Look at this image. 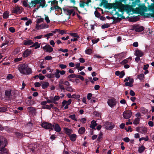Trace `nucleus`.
<instances>
[{
  "instance_id": "a211bd4d",
  "label": "nucleus",
  "mask_w": 154,
  "mask_h": 154,
  "mask_svg": "<svg viewBox=\"0 0 154 154\" xmlns=\"http://www.w3.org/2000/svg\"><path fill=\"white\" fill-rule=\"evenodd\" d=\"M11 91L10 90H6L5 92V95L7 97V100H11Z\"/></svg>"
},
{
  "instance_id": "e2e57ef3",
  "label": "nucleus",
  "mask_w": 154,
  "mask_h": 154,
  "mask_svg": "<svg viewBox=\"0 0 154 154\" xmlns=\"http://www.w3.org/2000/svg\"><path fill=\"white\" fill-rule=\"evenodd\" d=\"M126 54V52H123L118 54L119 56V57H122L125 56Z\"/></svg>"
},
{
  "instance_id": "7c9ffc66",
  "label": "nucleus",
  "mask_w": 154,
  "mask_h": 154,
  "mask_svg": "<svg viewBox=\"0 0 154 154\" xmlns=\"http://www.w3.org/2000/svg\"><path fill=\"white\" fill-rule=\"evenodd\" d=\"M56 72H55V74H54V75H55V76L56 78L58 79L60 77V75L59 74L60 71L58 69H57L56 70Z\"/></svg>"
},
{
  "instance_id": "f257e3e1",
  "label": "nucleus",
  "mask_w": 154,
  "mask_h": 154,
  "mask_svg": "<svg viewBox=\"0 0 154 154\" xmlns=\"http://www.w3.org/2000/svg\"><path fill=\"white\" fill-rule=\"evenodd\" d=\"M18 69L21 74L24 75H29L32 73V69L26 63L20 64L18 66Z\"/></svg>"
},
{
  "instance_id": "4d7b16f0",
  "label": "nucleus",
  "mask_w": 154,
  "mask_h": 154,
  "mask_svg": "<svg viewBox=\"0 0 154 154\" xmlns=\"http://www.w3.org/2000/svg\"><path fill=\"white\" fill-rule=\"evenodd\" d=\"M147 131V129L146 128L144 127L142 129H141L140 132V133L142 134H145L146 133Z\"/></svg>"
},
{
  "instance_id": "4468645a",
  "label": "nucleus",
  "mask_w": 154,
  "mask_h": 154,
  "mask_svg": "<svg viewBox=\"0 0 154 154\" xmlns=\"http://www.w3.org/2000/svg\"><path fill=\"white\" fill-rule=\"evenodd\" d=\"M29 149L33 152H36L37 150V145L35 144H30L29 146Z\"/></svg>"
},
{
  "instance_id": "864d4df0",
  "label": "nucleus",
  "mask_w": 154,
  "mask_h": 154,
  "mask_svg": "<svg viewBox=\"0 0 154 154\" xmlns=\"http://www.w3.org/2000/svg\"><path fill=\"white\" fill-rule=\"evenodd\" d=\"M94 14L96 17H99L100 16V14L97 10L94 11Z\"/></svg>"
},
{
  "instance_id": "58836bf2",
  "label": "nucleus",
  "mask_w": 154,
  "mask_h": 154,
  "mask_svg": "<svg viewBox=\"0 0 154 154\" xmlns=\"http://www.w3.org/2000/svg\"><path fill=\"white\" fill-rule=\"evenodd\" d=\"M4 129H5L7 131H11L10 130H9V128L8 127H6L5 128L0 124V131H3Z\"/></svg>"
},
{
  "instance_id": "37998d69",
  "label": "nucleus",
  "mask_w": 154,
  "mask_h": 154,
  "mask_svg": "<svg viewBox=\"0 0 154 154\" xmlns=\"http://www.w3.org/2000/svg\"><path fill=\"white\" fill-rule=\"evenodd\" d=\"M58 12V13H57L56 14L58 15L62 14V8L59 6V8L57 10Z\"/></svg>"
},
{
  "instance_id": "79ce46f5",
  "label": "nucleus",
  "mask_w": 154,
  "mask_h": 154,
  "mask_svg": "<svg viewBox=\"0 0 154 154\" xmlns=\"http://www.w3.org/2000/svg\"><path fill=\"white\" fill-rule=\"evenodd\" d=\"M69 118L73 120H74V121H77V119L76 118V117L75 115V114H73L72 115H70L69 116Z\"/></svg>"
},
{
  "instance_id": "3c124183",
  "label": "nucleus",
  "mask_w": 154,
  "mask_h": 154,
  "mask_svg": "<svg viewBox=\"0 0 154 154\" xmlns=\"http://www.w3.org/2000/svg\"><path fill=\"white\" fill-rule=\"evenodd\" d=\"M131 21L135 22L139 20V18L135 16L131 18Z\"/></svg>"
},
{
  "instance_id": "49530a36",
  "label": "nucleus",
  "mask_w": 154,
  "mask_h": 154,
  "mask_svg": "<svg viewBox=\"0 0 154 154\" xmlns=\"http://www.w3.org/2000/svg\"><path fill=\"white\" fill-rule=\"evenodd\" d=\"M29 111L31 112H34L35 111V109L33 107H29L27 108Z\"/></svg>"
},
{
  "instance_id": "5fc2aeb1",
  "label": "nucleus",
  "mask_w": 154,
  "mask_h": 154,
  "mask_svg": "<svg viewBox=\"0 0 154 154\" xmlns=\"http://www.w3.org/2000/svg\"><path fill=\"white\" fill-rule=\"evenodd\" d=\"M7 110V108L5 107H0V112H4Z\"/></svg>"
},
{
  "instance_id": "c756f323",
  "label": "nucleus",
  "mask_w": 154,
  "mask_h": 154,
  "mask_svg": "<svg viewBox=\"0 0 154 154\" xmlns=\"http://www.w3.org/2000/svg\"><path fill=\"white\" fill-rule=\"evenodd\" d=\"M145 149V147L143 145H142L138 147V152L140 153H142Z\"/></svg>"
},
{
  "instance_id": "aec40b11",
  "label": "nucleus",
  "mask_w": 154,
  "mask_h": 154,
  "mask_svg": "<svg viewBox=\"0 0 154 154\" xmlns=\"http://www.w3.org/2000/svg\"><path fill=\"white\" fill-rule=\"evenodd\" d=\"M143 53L140 50H136L135 53L134 55L137 56H139L141 57L143 55Z\"/></svg>"
},
{
  "instance_id": "c9c22d12",
  "label": "nucleus",
  "mask_w": 154,
  "mask_h": 154,
  "mask_svg": "<svg viewBox=\"0 0 154 154\" xmlns=\"http://www.w3.org/2000/svg\"><path fill=\"white\" fill-rule=\"evenodd\" d=\"M45 2H41V3L39 5V7H41L42 8L44 7H46L48 6V4H46V1Z\"/></svg>"
},
{
  "instance_id": "412c9836",
  "label": "nucleus",
  "mask_w": 154,
  "mask_h": 154,
  "mask_svg": "<svg viewBox=\"0 0 154 154\" xmlns=\"http://www.w3.org/2000/svg\"><path fill=\"white\" fill-rule=\"evenodd\" d=\"M23 45H30L33 43V42L32 40H25L23 42Z\"/></svg>"
},
{
  "instance_id": "4c0bfd02",
  "label": "nucleus",
  "mask_w": 154,
  "mask_h": 154,
  "mask_svg": "<svg viewBox=\"0 0 154 154\" xmlns=\"http://www.w3.org/2000/svg\"><path fill=\"white\" fill-rule=\"evenodd\" d=\"M140 119L139 118H136L133 122V124L134 125H138L140 123Z\"/></svg>"
},
{
  "instance_id": "13d9d810",
  "label": "nucleus",
  "mask_w": 154,
  "mask_h": 154,
  "mask_svg": "<svg viewBox=\"0 0 154 154\" xmlns=\"http://www.w3.org/2000/svg\"><path fill=\"white\" fill-rule=\"evenodd\" d=\"M80 3L79 4L80 7L81 8H84L85 5V2L84 1H80Z\"/></svg>"
},
{
  "instance_id": "9d476101",
  "label": "nucleus",
  "mask_w": 154,
  "mask_h": 154,
  "mask_svg": "<svg viewBox=\"0 0 154 154\" xmlns=\"http://www.w3.org/2000/svg\"><path fill=\"white\" fill-rule=\"evenodd\" d=\"M132 112L131 110H128L123 113V117L126 119H129L132 115Z\"/></svg>"
},
{
  "instance_id": "603ef678",
  "label": "nucleus",
  "mask_w": 154,
  "mask_h": 154,
  "mask_svg": "<svg viewBox=\"0 0 154 154\" xmlns=\"http://www.w3.org/2000/svg\"><path fill=\"white\" fill-rule=\"evenodd\" d=\"M66 89L67 91L70 92H72L73 91V89L70 86L66 87Z\"/></svg>"
},
{
  "instance_id": "a19ab883",
  "label": "nucleus",
  "mask_w": 154,
  "mask_h": 154,
  "mask_svg": "<svg viewBox=\"0 0 154 154\" xmlns=\"http://www.w3.org/2000/svg\"><path fill=\"white\" fill-rule=\"evenodd\" d=\"M144 78V75L143 73H141L137 75V78L140 81L143 80Z\"/></svg>"
},
{
  "instance_id": "4be33fe9",
  "label": "nucleus",
  "mask_w": 154,
  "mask_h": 154,
  "mask_svg": "<svg viewBox=\"0 0 154 154\" xmlns=\"http://www.w3.org/2000/svg\"><path fill=\"white\" fill-rule=\"evenodd\" d=\"M63 130L64 131L65 133L67 135L69 136V135H70L72 133V130L66 128H64Z\"/></svg>"
},
{
  "instance_id": "6ab92c4d",
  "label": "nucleus",
  "mask_w": 154,
  "mask_h": 154,
  "mask_svg": "<svg viewBox=\"0 0 154 154\" xmlns=\"http://www.w3.org/2000/svg\"><path fill=\"white\" fill-rule=\"evenodd\" d=\"M52 32L54 33L59 32L60 34L62 35L64 33H66V31L58 29H55L54 31H52Z\"/></svg>"
},
{
  "instance_id": "423d86ee",
  "label": "nucleus",
  "mask_w": 154,
  "mask_h": 154,
  "mask_svg": "<svg viewBox=\"0 0 154 154\" xmlns=\"http://www.w3.org/2000/svg\"><path fill=\"white\" fill-rule=\"evenodd\" d=\"M125 11L127 12V14H129L131 11L134 12L135 10L131 5H124Z\"/></svg>"
},
{
  "instance_id": "f8f14e48",
  "label": "nucleus",
  "mask_w": 154,
  "mask_h": 154,
  "mask_svg": "<svg viewBox=\"0 0 154 154\" xmlns=\"http://www.w3.org/2000/svg\"><path fill=\"white\" fill-rule=\"evenodd\" d=\"M43 49L44 50H46V52H51L53 51V48L49 45H46L45 46L43 47Z\"/></svg>"
},
{
  "instance_id": "5701e85b",
  "label": "nucleus",
  "mask_w": 154,
  "mask_h": 154,
  "mask_svg": "<svg viewBox=\"0 0 154 154\" xmlns=\"http://www.w3.org/2000/svg\"><path fill=\"white\" fill-rule=\"evenodd\" d=\"M111 122H105L104 124L105 126L106 127L107 129L111 130L113 128L112 126L111 125Z\"/></svg>"
},
{
  "instance_id": "ddd939ff",
  "label": "nucleus",
  "mask_w": 154,
  "mask_h": 154,
  "mask_svg": "<svg viewBox=\"0 0 154 154\" xmlns=\"http://www.w3.org/2000/svg\"><path fill=\"white\" fill-rule=\"evenodd\" d=\"M63 9L65 13L67 15H69V16H70L71 14L74 12V10L73 9H69L68 8H63Z\"/></svg>"
},
{
  "instance_id": "1a4fd4ad",
  "label": "nucleus",
  "mask_w": 154,
  "mask_h": 154,
  "mask_svg": "<svg viewBox=\"0 0 154 154\" xmlns=\"http://www.w3.org/2000/svg\"><path fill=\"white\" fill-rule=\"evenodd\" d=\"M117 3H118L119 4L118 5V11L121 12L122 13H124L123 11H125L124 5L122 4L121 2L118 1H117Z\"/></svg>"
},
{
  "instance_id": "2eb2a0df",
  "label": "nucleus",
  "mask_w": 154,
  "mask_h": 154,
  "mask_svg": "<svg viewBox=\"0 0 154 154\" xmlns=\"http://www.w3.org/2000/svg\"><path fill=\"white\" fill-rule=\"evenodd\" d=\"M21 12L20 7L18 6L15 7L13 11V13L16 14H20Z\"/></svg>"
},
{
  "instance_id": "e433bc0d",
  "label": "nucleus",
  "mask_w": 154,
  "mask_h": 154,
  "mask_svg": "<svg viewBox=\"0 0 154 154\" xmlns=\"http://www.w3.org/2000/svg\"><path fill=\"white\" fill-rule=\"evenodd\" d=\"M15 134L16 135L17 137L20 138H21L22 137L24 136L25 135L24 134L21 133L19 132H16Z\"/></svg>"
},
{
  "instance_id": "f704fd0d",
  "label": "nucleus",
  "mask_w": 154,
  "mask_h": 154,
  "mask_svg": "<svg viewBox=\"0 0 154 154\" xmlns=\"http://www.w3.org/2000/svg\"><path fill=\"white\" fill-rule=\"evenodd\" d=\"M40 29H43L45 28H47L49 26L46 23H42L39 25Z\"/></svg>"
},
{
  "instance_id": "bf43d9fd",
  "label": "nucleus",
  "mask_w": 154,
  "mask_h": 154,
  "mask_svg": "<svg viewBox=\"0 0 154 154\" xmlns=\"http://www.w3.org/2000/svg\"><path fill=\"white\" fill-rule=\"evenodd\" d=\"M92 53V51L91 49L89 48L86 50L85 53L86 54H90Z\"/></svg>"
},
{
  "instance_id": "20e7f679",
  "label": "nucleus",
  "mask_w": 154,
  "mask_h": 154,
  "mask_svg": "<svg viewBox=\"0 0 154 154\" xmlns=\"http://www.w3.org/2000/svg\"><path fill=\"white\" fill-rule=\"evenodd\" d=\"M52 126L51 123L48 122H43L42 124V126L46 129L53 130Z\"/></svg>"
},
{
  "instance_id": "393cba45",
  "label": "nucleus",
  "mask_w": 154,
  "mask_h": 154,
  "mask_svg": "<svg viewBox=\"0 0 154 154\" xmlns=\"http://www.w3.org/2000/svg\"><path fill=\"white\" fill-rule=\"evenodd\" d=\"M116 4L115 3H108L105 8H107L108 9H111L112 8L113 6L116 5Z\"/></svg>"
},
{
  "instance_id": "6e6552de",
  "label": "nucleus",
  "mask_w": 154,
  "mask_h": 154,
  "mask_svg": "<svg viewBox=\"0 0 154 154\" xmlns=\"http://www.w3.org/2000/svg\"><path fill=\"white\" fill-rule=\"evenodd\" d=\"M41 2V0H33L29 4L28 7L31 8L32 7H35L36 5L38 4H40Z\"/></svg>"
},
{
  "instance_id": "9b49d317",
  "label": "nucleus",
  "mask_w": 154,
  "mask_h": 154,
  "mask_svg": "<svg viewBox=\"0 0 154 154\" xmlns=\"http://www.w3.org/2000/svg\"><path fill=\"white\" fill-rule=\"evenodd\" d=\"M52 128L57 132H60L61 130V128L58 124L57 123H54L52 125Z\"/></svg>"
},
{
  "instance_id": "39448f33",
  "label": "nucleus",
  "mask_w": 154,
  "mask_h": 154,
  "mask_svg": "<svg viewBox=\"0 0 154 154\" xmlns=\"http://www.w3.org/2000/svg\"><path fill=\"white\" fill-rule=\"evenodd\" d=\"M107 103L108 105L112 108L115 106L117 103L116 99L114 98L108 99Z\"/></svg>"
},
{
  "instance_id": "dca6fc26",
  "label": "nucleus",
  "mask_w": 154,
  "mask_h": 154,
  "mask_svg": "<svg viewBox=\"0 0 154 154\" xmlns=\"http://www.w3.org/2000/svg\"><path fill=\"white\" fill-rule=\"evenodd\" d=\"M148 10L149 11H151L152 13H151L152 17L154 18V5H149L148 6Z\"/></svg>"
},
{
  "instance_id": "f3484780",
  "label": "nucleus",
  "mask_w": 154,
  "mask_h": 154,
  "mask_svg": "<svg viewBox=\"0 0 154 154\" xmlns=\"http://www.w3.org/2000/svg\"><path fill=\"white\" fill-rule=\"evenodd\" d=\"M31 53V51L29 49H26L24 52L23 56L24 57H26L29 55Z\"/></svg>"
},
{
  "instance_id": "052dcab7",
  "label": "nucleus",
  "mask_w": 154,
  "mask_h": 154,
  "mask_svg": "<svg viewBox=\"0 0 154 154\" xmlns=\"http://www.w3.org/2000/svg\"><path fill=\"white\" fill-rule=\"evenodd\" d=\"M44 16H45V20L46 21L47 23H48L50 22V20L49 19L48 17L45 14L44 15Z\"/></svg>"
},
{
  "instance_id": "2f4dec72",
  "label": "nucleus",
  "mask_w": 154,
  "mask_h": 154,
  "mask_svg": "<svg viewBox=\"0 0 154 154\" xmlns=\"http://www.w3.org/2000/svg\"><path fill=\"white\" fill-rule=\"evenodd\" d=\"M85 131V128L82 127L79 128L78 132L80 134H84Z\"/></svg>"
},
{
  "instance_id": "c85d7f7f",
  "label": "nucleus",
  "mask_w": 154,
  "mask_h": 154,
  "mask_svg": "<svg viewBox=\"0 0 154 154\" xmlns=\"http://www.w3.org/2000/svg\"><path fill=\"white\" fill-rule=\"evenodd\" d=\"M49 86V83L48 82H45L42 85V87L43 89L47 88Z\"/></svg>"
},
{
  "instance_id": "de8ad7c7",
  "label": "nucleus",
  "mask_w": 154,
  "mask_h": 154,
  "mask_svg": "<svg viewBox=\"0 0 154 154\" xmlns=\"http://www.w3.org/2000/svg\"><path fill=\"white\" fill-rule=\"evenodd\" d=\"M140 112L143 114L147 112V110L144 107H141L140 108Z\"/></svg>"
},
{
  "instance_id": "a18cd8bd",
  "label": "nucleus",
  "mask_w": 154,
  "mask_h": 154,
  "mask_svg": "<svg viewBox=\"0 0 154 154\" xmlns=\"http://www.w3.org/2000/svg\"><path fill=\"white\" fill-rule=\"evenodd\" d=\"M69 35L73 37H76L77 38H79V36L76 33H70Z\"/></svg>"
},
{
  "instance_id": "ea45409f",
  "label": "nucleus",
  "mask_w": 154,
  "mask_h": 154,
  "mask_svg": "<svg viewBox=\"0 0 154 154\" xmlns=\"http://www.w3.org/2000/svg\"><path fill=\"white\" fill-rule=\"evenodd\" d=\"M0 152V153H1V154H8V150L7 149L5 148H2Z\"/></svg>"
},
{
  "instance_id": "7ed1b4c3",
  "label": "nucleus",
  "mask_w": 154,
  "mask_h": 154,
  "mask_svg": "<svg viewBox=\"0 0 154 154\" xmlns=\"http://www.w3.org/2000/svg\"><path fill=\"white\" fill-rule=\"evenodd\" d=\"M6 142V139L3 137H0V151L5 147Z\"/></svg>"
},
{
  "instance_id": "f03ea898",
  "label": "nucleus",
  "mask_w": 154,
  "mask_h": 154,
  "mask_svg": "<svg viewBox=\"0 0 154 154\" xmlns=\"http://www.w3.org/2000/svg\"><path fill=\"white\" fill-rule=\"evenodd\" d=\"M138 7L135 8L134 13L139 14L141 15H143L144 12L147 11V8L146 6L145 3L141 5L140 3L138 4Z\"/></svg>"
},
{
  "instance_id": "774afa93",
  "label": "nucleus",
  "mask_w": 154,
  "mask_h": 154,
  "mask_svg": "<svg viewBox=\"0 0 154 154\" xmlns=\"http://www.w3.org/2000/svg\"><path fill=\"white\" fill-rule=\"evenodd\" d=\"M125 75V72L123 71H121L120 72V75H119V78H122L123 76Z\"/></svg>"
},
{
  "instance_id": "a878e982",
  "label": "nucleus",
  "mask_w": 154,
  "mask_h": 154,
  "mask_svg": "<svg viewBox=\"0 0 154 154\" xmlns=\"http://www.w3.org/2000/svg\"><path fill=\"white\" fill-rule=\"evenodd\" d=\"M69 137L72 141L74 142L75 141L76 139L77 135L75 134H73L69 135Z\"/></svg>"
},
{
  "instance_id": "69168bd1",
  "label": "nucleus",
  "mask_w": 154,
  "mask_h": 154,
  "mask_svg": "<svg viewBox=\"0 0 154 154\" xmlns=\"http://www.w3.org/2000/svg\"><path fill=\"white\" fill-rule=\"evenodd\" d=\"M128 62V59H126L122 61L120 63L122 65L125 64Z\"/></svg>"
},
{
  "instance_id": "b1692460",
  "label": "nucleus",
  "mask_w": 154,
  "mask_h": 154,
  "mask_svg": "<svg viewBox=\"0 0 154 154\" xmlns=\"http://www.w3.org/2000/svg\"><path fill=\"white\" fill-rule=\"evenodd\" d=\"M91 125L90 126V128L96 130V128L95 127L97 125V124L96 123V122L94 120L91 122Z\"/></svg>"
},
{
  "instance_id": "c03bdc74",
  "label": "nucleus",
  "mask_w": 154,
  "mask_h": 154,
  "mask_svg": "<svg viewBox=\"0 0 154 154\" xmlns=\"http://www.w3.org/2000/svg\"><path fill=\"white\" fill-rule=\"evenodd\" d=\"M38 17H41V16H38ZM44 21V19L40 17V19H37L36 20V23H39Z\"/></svg>"
},
{
  "instance_id": "6e6d98bb",
  "label": "nucleus",
  "mask_w": 154,
  "mask_h": 154,
  "mask_svg": "<svg viewBox=\"0 0 154 154\" xmlns=\"http://www.w3.org/2000/svg\"><path fill=\"white\" fill-rule=\"evenodd\" d=\"M142 16L146 18H149L150 17H152V15L151 13H145L144 12V14L143 15H142Z\"/></svg>"
},
{
  "instance_id": "338daca9",
  "label": "nucleus",
  "mask_w": 154,
  "mask_h": 154,
  "mask_svg": "<svg viewBox=\"0 0 154 154\" xmlns=\"http://www.w3.org/2000/svg\"><path fill=\"white\" fill-rule=\"evenodd\" d=\"M9 31L12 33H14L15 32V29L14 27H10L9 29Z\"/></svg>"
},
{
  "instance_id": "0eeeda50",
  "label": "nucleus",
  "mask_w": 154,
  "mask_h": 154,
  "mask_svg": "<svg viewBox=\"0 0 154 154\" xmlns=\"http://www.w3.org/2000/svg\"><path fill=\"white\" fill-rule=\"evenodd\" d=\"M133 30H134L137 32H141L144 29V27L142 26H140L139 25L134 26L133 27Z\"/></svg>"
},
{
  "instance_id": "72a5a7b5",
  "label": "nucleus",
  "mask_w": 154,
  "mask_h": 154,
  "mask_svg": "<svg viewBox=\"0 0 154 154\" xmlns=\"http://www.w3.org/2000/svg\"><path fill=\"white\" fill-rule=\"evenodd\" d=\"M123 14L124 13H122V14H120L119 13L118 11H116L114 14L117 15L118 17H121V18H122V19H125V17L123 15Z\"/></svg>"
},
{
  "instance_id": "0e129e2a",
  "label": "nucleus",
  "mask_w": 154,
  "mask_h": 154,
  "mask_svg": "<svg viewBox=\"0 0 154 154\" xmlns=\"http://www.w3.org/2000/svg\"><path fill=\"white\" fill-rule=\"evenodd\" d=\"M42 108L43 109H46L49 110L51 109L50 106L48 105H46L45 106H44L43 107H42Z\"/></svg>"
},
{
  "instance_id": "09e8293b",
  "label": "nucleus",
  "mask_w": 154,
  "mask_h": 154,
  "mask_svg": "<svg viewBox=\"0 0 154 154\" xmlns=\"http://www.w3.org/2000/svg\"><path fill=\"white\" fill-rule=\"evenodd\" d=\"M115 3L116 5H113L112 8H113V11L116 12V9L118 8V5H119L118 3H117V0H116Z\"/></svg>"
},
{
  "instance_id": "473e14b6",
  "label": "nucleus",
  "mask_w": 154,
  "mask_h": 154,
  "mask_svg": "<svg viewBox=\"0 0 154 154\" xmlns=\"http://www.w3.org/2000/svg\"><path fill=\"white\" fill-rule=\"evenodd\" d=\"M9 16V12L7 11H5L3 14V17L4 19H7Z\"/></svg>"
},
{
  "instance_id": "bb28decb",
  "label": "nucleus",
  "mask_w": 154,
  "mask_h": 154,
  "mask_svg": "<svg viewBox=\"0 0 154 154\" xmlns=\"http://www.w3.org/2000/svg\"><path fill=\"white\" fill-rule=\"evenodd\" d=\"M140 2V0H135V1L133 2L132 3V5H131L132 7H134L136 6Z\"/></svg>"
},
{
  "instance_id": "680f3d73",
  "label": "nucleus",
  "mask_w": 154,
  "mask_h": 154,
  "mask_svg": "<svg viewBox=\"0 0 154 154\" xmlns=\"http://www.w3.org/2000/svg\"><path fill=\"white\" fill-rule=\"evenodd\" d=\"M52 100H54L58 101V100L60 98V97L58 96H55L54 97H52Z\"/></svg>"
},
{
  "instance_id": "8fccbe9b",
  "label": "nucleus",
  "mask_w": 154,
  "mask_h": 154,
  "mask_svg": "<svg viewBox=\"0 0 154 154\" xmlns=\"http://www.w3.org/2000/svg\"><path fill=\"white\" fill-rule=\"evenodd\" d=\"M113 19L114 21H115L116 22L118 23L120 22L122 19L118 17L116 18L114 17V18H113Z\"/></svg>"
},
{
  "instance_id": "cd10ccee",
  "label": "nucleus",
  "mask_w": 154,
  "mask_h": 154,
  "mask_svg": "<svg viewBox=\"0 0 154 154\" xmlns=\"http://www.w3.org/2000/svg\"><path fill=\"white\" fill-rule=\"evenodd\" d=\"M35 47V49H37L39 48L40 47V44H38V42H35L31 46H30V48Z\"/></svg>"
}]
</instances>
